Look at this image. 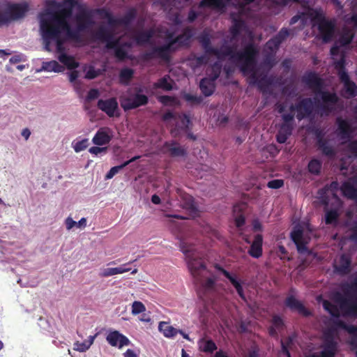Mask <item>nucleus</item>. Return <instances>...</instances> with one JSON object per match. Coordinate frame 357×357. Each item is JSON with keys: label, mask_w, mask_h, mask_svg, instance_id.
<instances>
[{"label": "nucleus", "mask_w": 357, "mask_h": 357, "mask_svg": "<svg viewBox=\"0 0 357 357\" xmlns=\"http://www.w3.org/2000/svg\"><path fill=\"white\" fill-rule=\"evenodd\" d=\"M77 0H47L45 15L48 17L40 18V26L45 44V49L51 50L50 44L56 40L58 47L62 50V32L66 31L68 37L73 40L79 38V33L89 29L93 26L94 10L79 6V11L75 15L76 29H73L68 19L73 15V8L77 4Z\"/></svg>", "instance_id": "f257e3e1"}, {"label": "nucleus", "mask_w": 357, "mask_h": 357, "mask_svg": "<svg viewBox=\"0 0 357 357\" xmlns=\"http://www.w3.org/2000/svg\"><path fill=\"white\" fill-rule=\"evenodd\" d=\"M258 54V47L253 42H250L241 51H236L230 45H222L220 49H218V54L213 55L218 59L229 56L231 59L236 61L243 75L248 76V84L257 86L264 93L275 82L276 77L273 75H268L267 72L257 68Z\"/></svg>", "instance_id": "f03ea898"}, {"label": "nucleus", "mask_w": 357, "mask_h": 357, "mask_svg": "<svg viewBox=\"0 0 357 357\" xmlns=\"http://www.w3.org/2000/svg\"><path fill=\"white\" fill-rule=\"evenodd\" d=\"M180 248L188 259V268L195 282L205 292L213 291L215 289V280L212 278H206L208 271L204 261L197 257L195 245L188 244L185 241H181Z\"/></svg>", "instance_id": "7ed1b4c3"}, {"label": "nucleus", "mask_w": 357, "mask_h": 357, "mask_svg": "<svg viewBox=\"0 0 357 357\" xmlns=\"http://www.w3.org/2000/svg\"><path fill=\"white\" fill-rule=\"evenodd\" d=\"M302 82L311 89L316 95L321 96L322 102H319L317 109L321 116L329 115L335 109L339 101L335 93L324 91V82L319 75L314 71H307L301 78Z\"/></svg>", "instance_id": "20e7f679"}, {"label": "nucleus", "mask_w": 357, "mask_h": 357, "mask_svg": "<svg viewBox=\"0 0 357 357\" xmlns=\"http://www.w3.org/2000/svg\"><path fill=\"white\" fill-rule=\"evenodd\" d=\"M333 66L337 71L340 82L343 84L344 97L351 98L357 96V84L350 79L346 70V56L344 52L341 54L340 59L333 62Z\"/></svg>", "instance_id": "39448f33"}, {"label": "nucleus", "mask_w": 357, "mask_h": 357, "mask_svg": "<svg viewBox=\"0 0 357 357\" xmlns=\"http://www.w3.org/2000/svg\"><path fill=\"white\" fill-rule=\"evenodd\" d=\"M333 324L335 327L331 326L324 332L325 340H334V335L337 328H342L346 331L350 335L348 344L351 346L352 349H356L357 326L354 325H348L344 321L340 319L335 320Z\"/></svg>", "instance_id": "423d86ee"}, {"label": "nucleus", "mask_w": 357, "mask_h": 357, "mask_svg": "<svg viewBox=\"0 0 357 357\" xmlns=\"http://www.w3.org/2000/svg\"><path fill=\"white\" fill-rule=\"evenodd\" d=\"M351 282L357 294V276H356ZM336 302L340 304V307L343 315L357 317V297L345 298L338 294L336 296Z\"/></svg>", "instance_id": "0eeeda50"}, {"label": "nucleus", "mask_w": 357, "mask_h": 357, "mask_svg": "<svg viewBox=\"0 0 357 357\" xmlns=\"http://www.w3.org/2000/svg\"><path fill=\"white\" fill-rule=\"evenodd\" d=\"M290 112H296V117L298 121L310 118L314 110L313 102L311 98H303L289 107Z\"/></svg>", "instance_id": "6e6552de"}, {"label": "nucleus", "mask_w": 357, "mask_h": 357, "mask_svg": "<svg viewBox=\"0 0 357 357\" xmlns=\"http://www.w3.org/2000/svg\"><path fill=\"white\" fill-rule=\"evenodd\" d=\"M141 89H137V92L133 95L124 97L121 100V105L124 111H128L136 109L141 106H144L149 102L148 96L139 93Z\"/></svg>", "instance_id": "1a4fd4ad"}, {"label": "nucleus", "mask_w": 357, "mask_h": 357, "mask_svg": "<svg viewBox=\"0 0 357 357\" xmlns=\"http://www.w3.org/2000/svg\"><path fill=\"white\" fill-rule=\"evenodd\" d=\"M95 38L106 43L107 49L115 50L119 46V40L114 39V30L105 26H100L95 33Z\"/></svg>", "instance_id": "9d476101"}, {"label": "nucleus", "mask_w": 357, "mask_h": 357, "mask_svg": "<svg viewBox=\"0 0 357 357\" xmlns=\"http://www.w3.org/2000/svg\"><path fill=\"white\" fill-rule=\"evenodd\" d=\"M354 33L350 30H344L342 32L338 40L331 49V54L332 56V59H333V62L338 60L335 58V56H340V58L341 54L342 52L346 54V52L341 50L340 47L349 45L354 38ZM345 56H347L346 54Z\"/></svg>", "instance_id": "9b49d317"}, {"label": "nucleus", "mask_w": 357, "mask_h": 357, "mask_svg": "<svg viewBox=\"0 0 357 357\" xmlns=\"http://www.w3.org/2000/svg\"><path fill=\"white\" fill-rule=\"evenodd\" d=\"M318 30L324 43L330 42L333 36L335 31V24L324 17H318Z\"/></svg>", "instance_id": "f8f14e48"}, {"label": "nucleus", "mask_w": 357, "mask_h": 357, "mask_svg": "<svg viewBox=\"0 0 357 357\" xmlns=\"http://www.w3.org/2000/svg\"><path fill=\"white\" fill-rule=\"evenodd\" d=\"M99 109L105 112L109 117L119 116V104L116 98H110L106 100L100 99L97 102Z\"/></svg>", "instance_id": "ddd939ff"}, {"label": "nucleus", "mask_w": 357, "mask_h": 357, "mask_svg": "<svg viewBox=\"0 0 357 357\" xmlns=\"http://www.w3.org/2000/svg\"><path fill=\"white\" fill-rule=\"evenodd\" d=\"M340 190L345 197L354 200L357 203V173L344 181Z\"/></svg>", "instance_id": "4468645a"}, {"label": "nucleus", "mask_w": 357, "mask_h": 357, "mask_svg": "<svg viewBox=\"0 0 357 357\" xmlns=\"http://www.w3.org/2000/svg\"><path fill=\"white\" fill-rule=\"evenodd\" d=\"M106 340L109 345L121 349L130 344V340L119 331H109L106 336Z\"/></svg>", "instance_id": "2eb2a0df"}, {"label": "nucleus", "mask_w": 357, "mask_h": 357, "mask_svg": "<svg viewBox=\"0 0 357 357\" xmlns=\"http://www.w3.org/2000/svg\"><path fill=\"white\" fill-rule=\"evenodd\" d=\"M167 48L164 45L154 47L151 52L144 53L142 58L144 61L160 59L165 63H169L172 60V56L167 53Z\"/></svg>", "instance_id": "dca6fc26"}, {"label": "nucleus", "mask_w": 357, "mask_h": 357, "mask_svg": "<svg viewBox=\"0 0 357 357\" xmlns=\"http://www.w3.org/2000/svg\"><path fill=\"white\" fill-rule=\"evenodd\" d=\"M65 38L62 37V50H59L58 47V43L56 40H52L51 43H54L56 45V52L59 54L58 56V59L61 63H62L63 65H65L68 69L70 70H74L77 68L79 66V63L77 62L74 57L72 56L67 55L65 53V47H64V43H65ZM52 44H50L51 45Z\"/></svg>", "instance_id": "f3484780"}, {"label": "nucleus", "mask_w": 357, "mask_h": 357, "mask_svg": "<svg viewBox=\"0 0 357 357\" xmlns=\"http://www.w3.org/2000/svg\"><path fill=\"white\" fill-rule=\"evenodd\" d=\"M286 307L289 308L291 311L297 312L300 315L308 317L312 316L310 310L307 309L302 302L297 300L294 296H289L284 301Z\"/></svg>", "instance_id": "a211bd4d"}, {"label": "nucleus", "mask_w": 357, "mask_h": 357, "mask_svg": "<svg viewBox=\"0 0 357 357\" xmlns=\"http://www.w3.org/2000/svg\"><path fill=\"white\" fill-rule=\"evenodd\" d=\"M290 237L299 253L303 254L308 252L307 242L303 239V231L301 227H295L290 234Z\"/></svg>", "instance_id": "6ab92c4d"}, {"label": "nucleus", "mask_w": 357, "mask_h": 357, "mask_svg": "<svg viewBox=\"0 0 357 357\" xmlns=\"http://www.w3.org/2000/svg\"><path fill=\"white\" fill-rule=\"evenodd\" d=\"M230 18L232 24L229 28V33L231 35L232 39H236L246 28V24L245 22L236 13H231Z\"/></svg>", "instance_id": "aec40b11"}, {"label": "nucleus", "mask_w": 357, "mask_h": 357, "mask_svg": "<svg viewBox=\"0 0 357 357\" xmlns=\"http://www.w3.org/2000/svg\"><path fill=\"white\" fill-rule=\"evenodd\" d=\"M316 137L318 149L320 150L324 155L330 158H334L336 155L335 149L328 144V142L326 139L323 137L321 132H317Z\"/></svg>", "instance_id": "412c9836"}, {"label": "nucleus", "mask_w": 357, "mask_h": 357, "mask_svg": "<svg viewBox=\"0 0 357 357\" xmlns=\"http://www.w3.org/2000/svg\"><path fill=\"white\" fill-rule=\"evenodd\" d=\"M347 150L351 154L347 158H342L340 160V171L342 174L346 176L349 170V165H347V160H351V157L357 158V139L350 141L347 145Z\"/></svg>", "instance_id": "4be33fe9"}, {"label": "nucleus", "mask_w": 357, "mask_h": 357, "mask_svg": "<svg viewBox=\"0 0 357 357\" xmlns=\"http://www.w3.org/2000/svg\"><path fill=\"white\" fill-rule=\"evenodd\" d=\"M111 130L109 128H100L98 130L92 139V142L96 146L108 144L112 139Z\"/></svg>", "instance_id": "5701e85b"}, {"label": "nucleus", "mask_w": 357, "mask_h": 357, "mask_svg": "<svg viewBox=\"0 0 357 357\" xmlns=\"http://www.w3.org/2000/svg\"><path fill=\"white\" fill-rule=\"evenodd\" d=\"M163 148L172 157H183L187 155L186 149L174 140L165 142Z\"/></svg>", "instance_id": "b1692460"}, {"label": "nucleus", "mask_w": 357, "mask_h": 357, "mask_svg": "<svg viewBox=\"0 0 357 357\" xmlns=\"http://www.w3.org/2000/svg\"><path fill=\"white\" fill-rule=\"evenodd\" d=\"M351 257L343 254L340 256L338 263L334 266L335 271L340 275H346L351 271Z\"/></svg>", "instance_id": "393cba45"}, {"label": "nucleus", "mask_w": 357, "mask_h": 357, "mask_svg": "<svg viewBox=\"0 0 357 357\" xmlns=\"http://www.w3.org/2000/svg\"><path fill=\"white\" fill-rule=\"evenodd\" d=\"M215 268L218 270L225 278H227L231 284L234 287L238 296L244 301H245V296L244 294L243 288L240 281L236 277L233 276L229 271L219 265H216Z\"/></svg>", "instance_id": "a878e982"}, {"label": "nucleus", "mask_w": 357, "mask_h": 357, "mask_svg": "<svg viewBox=\"0 0 357 357\" xmlns=\"http://www.w3.org/2000/svg\"><path fill=\"white\" fill-rule=\"evenodd\" d=\"M180 198L182 208L188 211L190 215L196 216L198 213V210L194 202V198L191 195L183 192H180Z\"/></svg>", "instance_id": "bb28decb"}, {"label": "nucleus", "mask_w": 357, "mask_h": 357, "mask_svg": "<svg viewBox=\"0 0 357 357\" xmlns=\"http://www.w3.org/2000/svg\"><path fill=\"white\" fill-rule=\"evenodd\" d=\"M263 236L258 234L255 236L254 240L252 242L248 254L253 258L258 259L262 256L263 254Z\"/></svg>", "instance_id": "cd10ccee"}, {"label": "nucleus", "mask_w": 357, "mask_h": 357, "mask_svg": "<svg viewBox=\"0 0 357 357\" xmlns=\"http://www.w3.org/2000/svg\"><path fill=\"white\" fill-rule=\"evenodd\" d=\"M231 0H202L199 8H208L222 12L225 10Z\"/></svg>", "instance_id": "c85d7f7f"}, {"label": "nucleus", "mask_w": 357, "mask_h": 357, "mask_svg": "<svg viewBox=\"0 0 357 357\" xmlns=\"http://www.w3.org/2000/svg\"><path fill=\"white\" fill-rule=\"evenodd\" d=\"M338 135L342 139H349L353 132L351 124L345 119L338 117L336 120Z\"/></svg>", "instance_id": "c756f323"}, {"label": "nucleus", "mask_w": 357, "mask_h": 357, "mask_svg": "<svg viewBox=\"0 0 357 357\" xmlns=\"http://www.w3.org/2000/svg\"><path fill=\"white\" fill-rule=\"evenodd\" d=\"M137 15V11L135 8H129L122 17L116 18L114 20L116 26H123L126 28L130 26L131 23L135 20Z\"/></svg>", "instance_id": "7c9ffc66"}, {"label": "nucleus", "mask_w": 357, "mask_h": 357, "mask_svg": "<svg viewBox=\"0 0 357 357\" xmlns=\"http://www.w3.org/2000/svg\"><path fill=\"white\" fill-rule=\"evenodd\" d=\"M191 36L190 30L185 29L182 34H179L176 37H174L172 40L166 43L164 46H166L167 48L166 49L167 53L171 55L172 52H175L177 50V47H175V45L178 43L179 45L183 44V39L185 38L186 40H188Z\"/></svg>", "instance_id": "2f4dec72"}, {"label": "nucleus", "mask_w": 357, "mask_h": 357, "mask_svg": "<svg viewBox=\"0 0 357 357\" xmlns=\"http://www.w3.org/2000/svg\"><path fill=\"white\" fill-rule=\"evenodd\" d=\"M247 207L246 204L239 203L234 206L233 212L235 215V225L237 227L240 228L245 225V218L243 213Z\"/></svg>", "instance_id": "473e14b6"}, {"label": "nucleus", "mask_w": 357, "mask_h": 357, "mask_svg": "<svg viewBox=\"0 0 357 357\" xmlns=\"http://www.w3.org/2000/svg\"><path fill=\"white\" fill-rule=\"evenodd\" d=\"M199 88L204 96H211L215 89V82L208 78H203L199 83Z\"/></svg>", "instance_id": "72a5a7b5"}, {"label": "nucleus", "mask_w": 357, "mask_h": 357, "mask_svg": "<svg viewBox=\"0 0 357 357\" xmlns=\"http://www.w3.org/2000/svg\"><path fill=\"white\" fill-rule=\"evenodd\" d=\"M173 80L170 78L169 75H166L162 78H160L156 82L153 84V88L160 89L166 91H169L173 89Z\"/></svg>", "instance_id": "f704fd0d"}, {"label": "nucleus", "mask_w": 357, "mask_h": 357, "mask_svg": "<svg viewBox=\"0 0 357 357\" xmlns=\"http://www.w3.org/2000/svg\"><path fill=\"white\" fill-rule=\"evenodd\" d=\"M199 43H201L205 53L209 55L218 54V48L212 47L211 38L208 34H203L199 37Z\"/></svg>", "instance_id": "c9c22d12"}, {"label": "nucleus", "mask_w": 357, "mask_h": 357, "mask_svg": "<svg viewBox=\"0 0 357 357\" xmlns=\"http://www.w3.org/2000/svg\"><path fill=\"white\" fill-rule=\"evenodd\" d=\"M158 330L165 337L168 338L174 337L177 334L178 329L170 326L167 322L160 321L158 325Z\"/></svg>", "instance_id": "e433bc0d"}, {"label": "nucleus", "mask_w": 357, "mask_h": 357, "mask_svg": "<svg viewBox=\"0 0 357 357\" xmlns=\"http://www.w3.org/2000/svg\"><path fill=\"white\" fill-rule=\"evenodd\" d=\"M139 158H140V155H136V156L132 157L131 159L124 162L123 163H122L120 165L114 166V167H112L109 169V171L107 173V174L105 175V178L106 179L112 178L120 170H121L125 167L130 165L131 162L136 161Z\"/></svg>", "instance_id": "4c0bfd02"}, {"label": "nucleus", "mask_w": 357, "mask_h": 357, "mask_svg": "<svg viewBox=\"0 0 357 357\" xmlns=\"http://www.w3.org/2000/svg\"><path fill=\"white\" fill-rule=\"evenodd\" d=\"M153 32L152 30L149 31H142L137 32L135 36L134 39L136 41L137 45H144L148 43L151 38L153 37Z\"/></svg>", "instance_id": "58836bf2"}, {"label": "nucleus", "mask_w": 357, "mask_h": 357, "mask_svg": "<svg viewBox=\"0 0 357 357\" xmlns=\"http://www.w3.org/2000/svg\"><path fill=\"white\" fill-rule=\"evenodd\" d=\"M340 213L337 208L326 210L325 223L326 225H336L338 222Z\"/></svg>", "instance_id": "ea45409f"}, {"label": "nucleus", "mask_w": 357, "mask_h": 357, "mask_svg": "<svg viewBox=\"0 0 357 357\" xmlns=\"http://www.w3.org/2000/svg\"><path fill=\"white\" fill-rule=\"evenodd\" d=\"M222 70V65L220 63L216 61L207 70L208 79L215 82L219 77Z\"/></svg>", "instance_id": "a19ab883"}, {"label": "nucleus", "mask_w": 357, "mask_h": 357, "mask_svg": "<svg viewBox=\"0 0 357 357\" xmlns=\"http://www.w3.org/2000/svg\"><path fill=\"white\" fill-rule=\"evenodd\" d=\"M134 70L129 68H122L119 73V81L124 85H128L134 75Z\"/></svg>", "instance_id": "79ce46f5"}, {"label": "nucleus", "mask_w": 357, "mask_h": 357, "mask_svg": "<svg viewBox=\"0 0 357 357\" xmlns=\"http://www.w3.org/2000/svg\"><path fill=\"white\" fill-rule=\"evenodd\" d=\"M42 68L44 70L47 72L60 73L64 70V67L54 60L44 62Z\"/></svg>", "instance_id": "37998d69"}, {"label": "nucleus", "mask_w": 357, "mask_h": 357, "mask_svg": "<svg viewBox=\"0 0 357 357\" xmlns=\"http://www.w3.org/2000/svg\"><path fill=\"white\" fill-rule=\"evenodd\" d=\"M323 307L324 310H326L333 317H340V310H341L340 307H338L336 305L328 301H324L323 302Z\"/></svg>", "instance_id": "c03bdc74"}, {"label": "nucleus", "mask_w": 357, "mask_h": 357, "mask_svg": "<svg viewBox=\"0 0 357 357\" xmlns=\"http://www.w3.org/2000/svg\"><path fill=\"white\" fill-rule=\"evenodd\" d=\"M94 13L99 14L101 17L107 19L108 21V24L110 26H116V22H114V20H116V18H115L105 8H98L94 10Z\"/></svg>", "instance_id": "a18cd8bd"}, {"label": "nucleus", "mask_w": 357, "mask_h": 357, "mask_svg": "<svg viewBox=\"0 0 357 357\" xmlns=\"http://www.w3.org/2000/svg\"><path fill=\"white\" fill-rule=\"evenodd\" d=\"M65 224L68 230L71 229L75 226L79 228H84L86 226V219L85 218H82L78 222H76L70 217H68L66 219Z\"/></svg>", "instance_id": "49530a36"}, {"label": "nucleus", "mask_w": 357, "mask_h": 357, "mask_svg": "<svg viewBox=\"0 0 357 357\" xmlns=\"http://www.w3.org/2000/svg\"><path fill=\"white\" fill-rule=\"evenodd\" d=\"M321 162L317 159H312L308 163V171L312 174L318 175L321 172Z\"/></svg>", "instance_id": "de8ad7c7"}, {"label": "nucleus", "mask_w": 357, "mask_h": 357, "mask_svg": "<svg viewBox=\"0 0 357 357\" xmlns=\"http://www.w3.org/2000/svg\"><path fill=\"white\" fill-rule=\"evenodd\" d=\"M201 351L206 353H213L217 349L215 343L212 340H202L200 345Z\"/></svg>", "instance_id": "09e8293b"}, {"label": "nucleus", "mask_w": 357, "mask_h": 357, "mask_svg": "<svg viewBox=\"0 0 357 357\" xmlns=\"http://www.w3.org/2000/svg\"><path fill=\"white\" fill-rule=\"evenodd\" d=\"M177 119L179 120L178 127L181 129L186 130L189 128L191 121L190 117L187 114H178Z\"/></svg>", "instance_id": "8fccbe9b"}, {"label": "nucleus", "mask_w": 357, "mask_h": 357, "mask_svg": "<svg viewBox=\"0 0 357 357\" xmlns=\"http://www.w3.org/2000/svg\"><path fill=\"white\" fill-rule=\"evenodd\" d=\"M342 290L345 295V298H355L354 296L356 294L351 282H347L342 285Z\"/></svg>", "instance_id": "3c124183"}, {"label": "nucleus", "mask_w": 357, "mask_h": 357, "mask_svg": "<svg viewBox=\"0 0 357 357\" xmlns=\"http://www.w3.org/2000/svg\"><path fill=\"white\" fill-rule=\"evenodd\" d=\"M326 344L324 349L321 351H326L331 354V357H335L336 350V342L334 340H325Z\"/></svg>", "instance_id": "603ef678"}, {"label": "nucleus", "mask_w": 357, "mask_h": 357, "mask_svg": "<svg viewBox=\"0 0 357 357\" xmlns=\"http://www.w3.org/2000/svg\"><path fill=\"white\" fill-rule=\"evenodd\" d=\"M272 326L278 330V331H281L284 328V322L280 316L278 314H275L272 317L271 319Z\"/></svg>", "instance_id": "864d4df0"}, {"label": "nucleus", "mask_w": 357, "mask_h": 357, "mask_svg": "<svg viewBox=\"0 0 357 357\" xmlns=\"http://www.w3.org/2000/svg\"><path fill=\"white\" fill-rule=\"evenodd\" d=\"M89 146V139H83L73 144V149L76 153H79L86 149Z\"/></svg>", "instance_id": "5fc2aeb1"}, {"label": "nucleus", "mask_w": 357, "mask_h": 357, "mask_svg": "<svg viewBox=\"0 0 357 357\" xmlns=\"http://www.w3.org/2000/svg\"><path fill=\"white\" fill-rule=\"evenodd\" d=\"M146 310L145 305L140 301H134L132 305V314L134 315L144 312Z\"/></svg>", "instance_id": "6e6d98bb"}, {"label": "nucleus", "mask_w": 357, "mask_h": 357, "mask_svg": "<svg viewBox=\"0 0 357 357\" xmlns=\"http://www.w3.org/2000/svg\"><path fill=\"white\" fill-rule=\"evenodd\" d=\"M100 75V70H96L93 66H91L86 73L85 78L88 79H93L98 77Z\"/></svg>", "instance_id": "4d7b16f0"}, {"label": "nucleus", "mask_w": 357, "mask_h": 357, "mask_svg": "<svg viewBox=\"0 0 357 357\" xmlns=\"http://www.w3.org/2000/svg\"><path fill=\"white\" fill-rule=\"evenodd\" d=\"M90 347L91 346L86 342V340L84 341L83 342H79V341H77L74 344V349L79 352H84L87 351L90 348Z\"/></svg>", "instance_id": "13d9d810"}, {"label": "nucleus", "mask_w": 357, "mask_h": 357, "mask_svg": "<svg viewBox=\"0 0 357 357\" xmlns=\"http://www.w3.org/2000/svg\"><path fill=\"white\" fill-rule=\"evenodd\" d=\"M280 44V41L275 36L266 43V47L271 50H273L278 49Z\"/></svg>", "instance_id": "bf43d9fd"}, {"label": "nucleus", "mask_w": 357, "mask_h": 357, "mask_svg": "<svg viewBox=\"0 0 357 357\" xmlns=\"http://www.w3.org/2000/svg\"><path fill=\"white\" fill-rule=\"evenodd\" d=\"M294 129V125L282 123L280 125L279 132L288 135L289 137L291 135Z\"/></svg>", "instance_id": "052dcab7"}, {"label": "nucleus", "mask_w": 357, "mask_h": 357, "mask_svg": "<svg viewBox=\"0 0 357 357\" xmlns=\"http://www.w3.org/2000/svg\"><path fill=\"white\" fill-rule=\"evenodd\" d=\"M184 99L189 102H192L194 104H200L202 102V98L201 96H197L195 95H192L190 93H186L184 95Z\"/></svg>", "instance_id": "680f3d73"}, {"label": "nucleus", "mask_w": 357, "mask_h": 357, "mask_svg": "<svg viewBox=\"0 0 357 357\" xmlns=\"http://www.w3.org/2000/svg\"><path fill=\"white\" fill-rule=\"evenodd\" d=\"M284 185L282 179H273L268 182L267 187L271 189H279Z\"/></svg>", "instance_id": "e2e57ef3"}, {"label": "nucleus", "mask_w": 357, "mask_h": 357, "mask_svg": "<svg viewBox=\"0 0 357 357\" xmlns=\"http://www.w3.org/2000/svg\"><path fill=\"white\" fill-rule=\"evenodd\" d=\"M290 33L288 29L282 28L280 31L275 35V37L278 39L279 41L282 43L289 36Z\"/></svg>", "instance_id": "0e129e2a"}, {"label": "nucleus", "mask_w": 357, "mask_h": 357, "mask_svg": "<svg viewBox=\"0 0 357 357\" xmlns=\"http://www.w3.org/2000/svg\"><path fill=\"white\" fill-rule=\"evenodd\" d=\"M295 114L294 112H291L290 113L283 114L282 115V119L283 121L282 123L291 124L294 125Z\"/></svg>", "instance_id": "69168bd1"}, {"label": "nucleus", "mask_w": 357, "mask_h": 357, "mask_svg": "<svg viewBox=\"0 0 357 357\" xmlns=\"http://www.w3.org/2000/svg\"><path fill=\"white\" fill-rule=\"evenodd\" d=\"M99 95H100V93L98 89H91L89 91L85 100L86 102H90L93 100L98 98Z\"/></svg>", "instance_id": "338daca9"}, {"label": "nucleus", "mask_w": 357, "mask_h": 357, "mask_svg": "<svg viewBox=\"0 0 357 357\" xmlns=\"http://www.w3.org/2000/svg\"><path fill=\"white\" fill-rule=\"evenodd\" d=\"M114 54L115 56L120 60H124L127 56L126 51L122 47L120 46H118L114 50Z\"/></svg>", "instance_id": "774afa93"}]
</instances>
